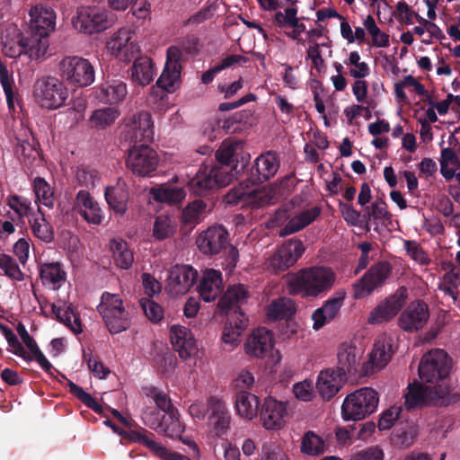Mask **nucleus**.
<instances>
[{"instance_id":"obj_32","label":"nucleus","mask_w":460,"mask_h":460,"mask_svg":"<svg viewBox=\"0 0 460 460\" xmlns=\"http://www.w3.org/2000/svg\"><path fill=\"white\" fill-rule=\"evenodd\" d=\"M75 206L89 224L100 225L102 223V209L88 191L79 190L77 192Z\"/></svg>"},{"instance_id":"obj_13","label":"nucleus","mask_w":460,"mask_h":460,"mask_svg":"<svg viewBox=\"0 0 460 460\" xmlns=\"http://www.w3.org/2000/svg\"><path fill=\"white\" fill-rule=\"evenodd\" d=\"M274 199H276V190L271 187L250 189L243 184L233 188L226 196V201L228 204L242 203L252 208L270 205Z\"/></svg>"},{"instance_id":"obj_61","label":"nucleus","mask_w":460,"mask_h":460,"mask_svg":"<svg viewBox=\"0 0 460 460\" xmlns=\"http://www.w3.org/2000/svg\"><path fill=\"white\" fill-rule=\"evenodd\" d=\"M0 83L4 89L8 107L13 109L14 107V90H13V78L10 75L6 66L0 61Z\"/></svg>"},{"instance_id":"obj_38","label":"nucleus","mask_w":460,"mask_h":460,"mask_svg":"<svg viewBox=\"0 0 460 460\" xmlns=\"http://www.w3.org/2000/svg\"><path fill=\"white\" fill-rule=\"evenodd\" d=\"M259 405V397L252 393L241 391L236 394L235 411L244 420H253L258 414Z\"/></svg>"},{"instance_id":"obj_36","label":"nucleus","mask_w":460,"mask_h":460,"mask_svg":"<svg viewBox=\"0 0 460 460\" xmlns=\"http://www.w3.org/2000/svg\"><path fill=\"white\" fill-rule=\"evenodd\" d=\"M243 143L240 140L227 139L222 142L220 147L216 153V157L220 165L226 166L228 171L233 173L231 164L237 161L241 156L242 160H244L243 156Z\"/></svg>"},{"instance_id":"obj_23","label":"nucleus","mask_w":460,"mask_h":460,"mask_svg":"<svg viewBox=\"0 0 460 460\" xmlns=\"http://www.w3.org/2000/svg\"><path fill=\"white\" fill-rule=\"evenodd\" d=\"M198 272L190 266L176 265L172 268L167 279V289L172 296L186 294L193 286Z\"/></svg>"},{"instance_id":"obj_17","label":"nucleus","mask_w":460,"mask_h":460,"mask_svg":"<svg viewBox=\"0 0 460 460\" xmlns=\"http://www.w3.org/2000/svg\"><path fill=\"white\" fill-rule=\"evenodd\" d=\"M390 273V266L387 262H379L372 266L353 285V296L361 299L369 296L377 287L381 286Z\"/></svg>"},{"instance_id":"obj_51","label":"nucleus","mask_w":460,"mask_h":460,"mask_svg":"<svg viewBox=\"0 0 460 460\" xmlns=\"http://www.w3.org/2000/svg\"><path fill=\"white\" fill-rule=\"evenodd\" d=\"M178 415L176 410H172L167 415L164 416L161 428H159L157 432L172 438H180L184 430V427L181 423Z\"/></svg>"},{"instance_id":"obj_7","label":"nucleus","mask_w":460,"mask_h":460,"mask_svg":"<svg viewBox=\"0 0 460 460\" xmlns=\"http://www.w3.org/2000/svg\"><path fill=\"white\" fill-rule=\"evenodd\" d=\"M378 402V394L373 388L358 389L345 397L341 417L344 420H361L376 411Z\"/></svg>"},{"instance_id":"obj_28","label":"nucleus","mask_w":460,"mask_h":460,"mask_svg":"<svg viewBox=\"0 0 460 460\" xmlns=\"http://www.w3.org/2000/svg\"><path fill=\"white\" fill-rule=\"evenodd\" d=\"M172 348L181 358H189L197 351V343L190 329L181 325H172L170 330Z\"/></svg>"},{"instance_id":"obj_50","label":"nucleus","mask_w":460,"mask_h":460,"mask_svg":"<svg viewBox=\"0 0 460 460\" xmlns=\"http://www.w3.org/2000/svg\"><path fill=\"white\" fill-rule=\"evenodd\" d=\"M51 307L53 314L59 322L63 323L75 334L82 332L80 320L70 305L58 306L53 304Z\"/></svg>"},{"instance_id":"obj_40","label":"nucleus","mask_w":460,"mask_h":460,"mask_svg":"<svg viewBox=\"0 0 460 460\" xmlns=\"http://www.w3.org/2000/svg\"><path fill=\"white\" fill-rule=\"evenodd\" d=\"M26 37L16 27L11 28L3 39V52L11 58L25 54Z\"/></svg>"},{"instance_id":"obj_30","label":"nucleus","mask_w":460,"mask_h":460,"mask_svg":"<svg viewBox=\"0 0 460 460\" xmlns=\"http://www.w3.org/2000/svg\"><path fill=\"white\" fill-rule=\"evenodd\" d=\"M342 373L333 369L322 370L317 377L316 388L324 401L334 397L342 386Z\"/></svg>"},{"instance_id":"obj_37","label":"nucleus","mask_w":460,"mask_h":460,"mask_svg":"<svg viewBox=\"0 0 460 460\" xmlns=\"http://www.w3.org/2000/svg\"><path fill=\"white\" fill-rule=\"evenodd\" d=\"M40 277L44 286L57 290L65 283L66 273L59 262H50L40 266Z\"/></svg>"},{"instance_id":"obj_29","label":"nucleus","mask_w":460,"mask_h":460,"mask_svg":"<svg viewBox=\"0 0 460 460\" xmlns=\"http://www.w3.org/2000/svg\"><path fill=\"white\" fill-rule=\"evenodd\" d=\"M128 94L127 84L121 80H111L101 84L94 91L95 98L102 103L116 104Z\"/></svg>"},{"instance_id":"obj_44","label":"nucleus","mask_w":460,"mask_h":460,"mask_svg":"<svg viewBox=\"0 0 460 460\" xmlns=\"http://www.w3.org/2000/svg\"><path fill=\"white\" fill-rule=\"evenodd\" d=\"M151 194L156 201L172 205L182 201L186 196V191L181 187L162 184L156 188H152Z\"/></svg>"},{"instance_id":"obj_39","label":"nucleus","mask_w":460,"mask_h":460,"mask_svg":"<svg viewBox=\"0 0 460 460\" xmlns=\"http://www.w3.org/2000/svg\"><path fill=\"white\" fill-rule=\"evenodd\" d=\"M254 168L259 181L270 179L279 168V160L277 154L272 151L261 154L255 159Z\"/></svg>"},{"instance_id":"obj_19","label":"nucleus","mask_w":460,"mask_h":460,"mask_svg":"<svg viewBox=\"0 0 460 460\" xmlns=\"http://www.w3.org/2000/svg\"><path fill=\"white\" fill-rule=\"evenodd\" d=\"M288 409L284 402L269 396L264 399L260 412V420L264 429L278 430L282 429L287 420Z\"/></svg>"},{"instance_id":"obj_3","label":"nucleus","mask_w":460,"mask_h":460,"mask_svg":"<svg viewBox=\"0 0 460 460\" xmlns=\"http://www.w3.org/2000/svg\"><path fill=\"white\" fill-rule=\"evenodd\" d=\"M451 362L443 349H433L425 354L419 365V376L425 384H429L436 389L440 390L443 386L449 393L452 390V382L450 380Z\"/></svg>"},{"instance_id":"obj_20","label":"nucleus","mask_w":460,"mask_h":460,"mask_svg":"<svg viewBox=\"0 0 460 460\" xmlns=\"http://www.w3.org/2000/svg\"><path fill=\"white\" fill-rule=\"evenodd\" d=\"M28 14L31 33L49 35L55 31L57 15L50 6L37 4L30 8Z\"/></svg>"},{"instance_id":"obj_63","label":"nucleus","mask_w":460,"mask_h":460,"mask_svg":"<svg viewBox=\"0 0 460 460\" xmlns=\"http://www.w3.org/2000/svg\"><path fill=\"white\" fill-rule=\"evenodd\" d=\"M140 305L147 319L152 323H158L164 318L162 306L151 298H141Z\"/></svg>"},{"instance_id":"obj_42","label":"nucleus","mask_w":460,"mask_h":460,"mask_svg":"<svg viewBox=\"0 0 460 460\" xmlns=\"http://www.w3.org/2000/svg\"><path fill=\"white\" fill-rule=\"evenodd\" d=\"M119 115V110L115 107L97 109L91 113L88 124L92 128L104 129L111 127Z\"/></svg>"},{"instance_id":"obj_52","label":"nucleus","mask_w":460,"mask_h":460,"mask_svg":"<svg viewBox=\"0 0 460 460\" xmlns=\"http://www.w3.org/2000/svg\"><path fill=\"white\" fill-rule=\"evenodd\" d=\"M176 230V224L172 217L168 215L158 216L153 226V236L155 240L161 241L172 237Z\"/></svg>"},{"instance_id":"obj_34","label":"nucleus","mask_w":460,"mask_h":460,"mask_svg":"<svg viewBox=\"0 0 460 460\" xmlns=\"http://www.w3.org/2000/svg\"><path fill=\"white\" fill-rule=\"evenodd\" d=\"M246 322V319L241 314H236V312L228 318L222 333V341L228 350L234 349L239 344L240 336L247 325Z\"/></svg>"},{"instance_id":"obj_45","label":"nucleus","mask_w":460,"mask_h":460,"mask_svg":"<svg viewBox=\"0 0 460 460\" xmlns=\"http://www.w3.org/2000/svg\"><path fill=\"white\" fill-rule=\"evenodd\" d=\"M295 313V303L288 297H279L273 300L267 309V316L272 321L288 319Z\"/></svg>"},{"instance_id":"obj_12","label":"nucleus","mask_w":460,"mask_h":460,"mask_svg":"<svg viewBox=\"0 0 460 460\" xmlns=\"http://www.w3.org/2000/svg\"><path fill=\"white\" fill-rule=\"evenodd\" d=\"M135 33L130 26L119 29L107 41V51L120 61L130 62L141 51L138 42L134 39Z\"/></svg>"},{"instance_id":"obj_16","label":"nucleus","mask_w":460,"mask_h":460,"mask_svg":"<svg viewBox=\"0 0 460 460\" xmlns=\"http://www.w3.org/2000/svg\"><path fill=\"white\" fill-rule=\"evenodd\" d=\"M125 137L131 142H150L154 138L155 126L148 111H138L125 124Z\"/></svg>"},{"instance_id":"obj_54","label":"nucleus","mask_w":460,"mask_h":460,"mask_svg":"<svg viewBox=\"0 0 460 460\" xmlns=\"http://www.w3.org/2000/svg\"><path fill=\"white\" fill-rule=\"evenodd\" d=\"M362 23L371 36L372 45L374 47L386 48L389 46V35L378 28L372 15H367L363 20Z\"/></svg>"},{"instance_id":"obj_15","label":"nucleus","mask_w":460,"mask_h":460,"mask_svg":"<svg viewBox=\"0 0 460 460\" xmlns=\"http://www.w3.org/2000/svg\"><path fill=\"white\" fill-rule=\"evenodd\" d=\"M158 165L156 152L146 145L132 147L128 155L127 167L137 176L146 177L154 172Z\"/></svg>"},{"instance_id":"obj_58","label":"nucleus","mask_w":460,"mask_h":460,"mask_svg":"<svg viewBox=\"0 0 460 460\" xmlns=\"http://www.w3.org/2000/svg\"><path fill=\"white\" fill-rule=\"evenodd\" d=\"M460 279L454 270H450L443 275L438 282V289L445 295L452 298L454 302L457 301V287Z\"/></svg>"},{"instance_id":"obj_4","label":"nucleus","mask_w":460,"mask_h":460,"mask_svg":"<svg viewBox=\"0 0 460 460\" xmlns=\"http://www.w3.org/2000/svg\"><path fill=\"white\" fill-rule=\"evenodd\" d=\"M32 98L41 109L53 111L61 108L68 98V89L56 76L44 75L35 80Z\"/></svg>"},{"instance_id":"obj_46","label":"nucleus","mask_w":460,"mask_h":460,"mask_svg":"<svg viewBox=\"0 0 460 460\" xmlns=\"http://www.w3.org/2000/svg\"><path fill=\"white\" fill-rule=\"evenodd\" d=\"M49 35H38L32 33L26 38L25 54L34 60L45 58L49 48Z\"/></svg>"},{"instance_id":"obj_9","label":"nucleus","mask_w":460,"mask_h":460,"mask_svg":"<svg viewBox=\"0 0 460 460\" xmlns=\"http://www.w3.org/2000/svg\"><path fill=\"white\" fill-rule=\"evenodd\" d=\"M60 75L75 87L91 85L95 80V70L92 63L79 56H66L58 63Z\"/></svg>"},{"instance_id":"obj_11","label":"nucleus","mask_w":460,"mask_h":460,"mask_svg":"<svg viewBox=\"0 0 460 460\" xmlns=\"http://www.w3.org/2000/svg\"><path fill=\"white\" fill-rule=\"evenodd\" d=\"M305 246L298 239H290L280 245L265 261V269L278 274L294 266L303 255Z\"/></svg>"},{"instance_id":"obj_25","label":"nucleus","mask_w":460,"mask_h":460,"mask_svg":"<svg viewBox=\"0 0 460 460\" xmlns=\"http://www.w3.org/2000/svg\"><path fill=\"white\" fill-rule=\"evenodd\" d=\"M273 345L272 333L266 328H258L246 339L243 348L248 356L263 358L271 353Z\"/></svg>"},{"instance_id":"obj_60","label":"nucleus","mask_w":460,"mask_h":460,"mask_svg":"<svg viewBox=\"0 0 460 460\" xmlns=\"http://www.w3.org/2000/svg\"><path fill=\"white\" fill-rule=\"evenodd\" d=\"M324 442L314 432H307L302 439L301 451L306 455L317 456L323 453Z\"/></svg>"},{"instance_id":"obj_57","label":"nucleus","mask_w":460,"mask_h":460,"mask_svg":"<svg viewBox=\"0 0 460 460\" xmlns=\"http://www.w3.org/2000/svg\"><path fill=\"white\" fill-rule=\"evenodd\" d=\"M86 109V97L83 94H78L73 97L70 101V106L67 109L66 113L73 123L78 124L84 119Z\"/></svg>"},{"instance_id":"obj_1","label":"nucleus","mask_w":460,"mask_h":460,"mask_svg":"<svg viewBox=\"0 0 460 460\" xmlns=\"http://www.w3.org/2000/svg\"><path fill=\"white\" fill-rule=\"evenodd\" d=\"M336 273L327 266H313L288 276L287 286L292 295L318 297L329 293L335 286Z\"/></svg>"},{"instance_id":"obj_62","label":"nucleus","mask_w":460,"mask_h":460,"mask_svg":"<svg viewBox=\"0 0 460 460\" xmlns=\"http://www.w3.org/2000/svg\"><path fill=\"white\" fill-rule=\"evenodd\" d=\"M323 49H326L329 51V56L332 55V50L327 44L315 43L311 45L307 49V58L312 60L313 66L318 73H323L326 69L324 60L323 58Z\"/></svg>"},{"instance_id":"obj_6","label":"nucleus","mask_w":460,"mask_h":460,"mask_svg":"<svg viewBox=\"0 0 460 460\" xmlns=\"http://www.w3.org/2000/svg\"><path fill=\"white\" fill-rule=\"evenodd\" d=\"M97 310L112 334L122 332L130 326V314L118 294L104 292Z\"/></svg>"},{"instance_id":"obj_24","label":"nucleus","mask_w":460,"mask_h":460,"mask_svg":"<svg viewBox=\"0 0 460 460\" xmlns=\"http://www.w3.org/2000/svg\"><path fill=\"white\" fill-rule=\"evenodd\" d=\"M227 241V231L221 226H214L200 233L196 243L201 252L212 255L220 252Z\"/></svg>"},{"instance_id":"obj_35","label":"nucleus","mask_w":460,"mask_h":460,"mask_svg":"<svg viewBox=\"0 0 460 460\" xmlns=\"http://www.w3.org/2000/svg\"><path fill=\"white\" fill-rule=\"evenodd\" d=\"M156 75L153 60L146 57H139L134 60L131 66V79L141 86L149 84Z\"/></svg>"},{"instance_id":"obj_18","label":"nucleus","mask_w":460,"mask_h":460,"mask_svg":"<svg viewBox=\"0 0 460 460\" xmlns=\"http://www.w3.org/2000/svg\"><path fill=\"white\" fill-rule=\"evenodd\" d=\"M208 421L211 431L217 437L228 433L232 422L231 413L226 402L217 396L208 398Z\"/></svg>"},{"instance_id":"obj_10","label":"nucleus","mask_w":460,"mask_h":460,"mask_svg":"<svg viewBox=\"0 0 460 460\" xmlns=\"http://www.w3.org/2000/svg\"><path fill=\"white\" fill-rule=\"evenodd\" d=\"M234 177L226 166L202 165L190 180L189 185L195 194L202 195L208 190L228 185Z\"/></svg>"},{"instance_id":"obj_59","label":"nucleus","mask_w":460,"mask_h":460,"mask_svg":"<svg viewBox=\"0 0 460 460\" xmlns=\"http://www.w3.org/2000/svg\"><path fill=\"white\" fill-rule=\"evenodd\" d=\"M38 144L34 138L31 140L22 141L18 147L17 153L21 156L22 162L27 165L33 164L37 160H40V152L37 147Z\"/></svg>"},{"instance_id":"obj_14","label":"nucleus","mask_w":460,"mask_h":460,"mask_svg":"<svg viewBox=\"0 0 460 460\" xmlns=\"http://www.w3.org/2000/svg\"><path fill=\"white\" fill-rule=\"evenodd\" d=\"M407 296V289L405 288H398L393 295L381 301L369 313L367 323L377 325L391 321L402 308Z\"/></svg>"},{"instance_id":"obj_47","label":"nucleus","mask_w":460,"mask_h":460,"mask_svg":"<svg viewBox=\"0 0 460 460\" xmlns=\"http://www.w3.org/2000/svg\"><path fill=\"white\" fill-rule=\"evenodd\" d=\"M208 214L207 204L199 199L189 203L182 210L181 222L186 226H196Z\"/></svg>"},{"instance_id":"obj_27","label":"nucleus","mask_w":460,"mask_h":460,"mask_svg":"<svg viewBox=\"0 0 460 460\" xmlns=\"http://www.w3.org/2000/svg\"><path fill=\"white\" fill-rule=\"evenodd\" d=\"M363 355V349L351 341L341 343L337 352V367L343 375L358 370Z\"/></svg>"},{"instance_id":"obj_5","label":"nucleus","mask_w":460,"mask_h":460,"mask_svg":"<svg viewBox=\"0 0 460 460\" xmlns=\"http://www.w3.org/2000/svg\"><path fill=\"white\" fill-rule=\"evenodd\" d=\"M459 400V394L449 393L445 386L438 390L432 385H423L414 382L408 386L404 404L407 409L423 405L447 406L457 402Z\"/></svg>"},{"instance_id":"obj_8","label":"nucleus","mask_w":460,"mask_h":460,"mask_svg":"<svg viewBox=\"0 0 460 460\" xmlns=\"http://www.w3.org/2000/svg\"><path fill=\"white\" fill-rule=\"evenodd\" d=\"M110 12L102 5L89 4L77 7L71 23L75 30L93 35L104 31L109 24Z\"/></svg>"},{"instance_id":"obj_2","label":"nucleus","mask_w":460,"mask_h":460,"mask_svg":"<svg viewBox=\"0 0 460 460\" xmlns=\"http://www.w3.org/2000/svg\"><path fill=\"white\" fill-rule=\"evenodd\" d=\"M320 212L318 207L301 210L292 201L279 208L269 219L267 226L270 228L279 227V236L290 235L310 225L318 217Z\"/></svg>"},{"instance_id":"obj_21","label":"nucleus","mask_w":460,"mask_h":460,"mask_svg":"<svg viewBox=\"0 0 460 460\" xmlns=\"http://www.w3.org/2000/svg\"><path fill=\"white\" fill-rule=\"evenodd\" d=\"M429 318L428 305L422 301H414L402 312L398 318V325L404 332H417L426 325Z\"/></svg>"},{"instance_id":"obj_33","label":"nucleus","mask_w":460,"mask_h":460,"mask_svg":"<svg viewBox=\"0 0 460 460\" xmlns=\"http://www.w3.org/2000/svg\"><path fill=\"white\" fill-rule=\"evenodd\" d=\"M221 272L213 269L206 270L198 287L199 293L205 302L216 299L222 288Z\"/></svg>"},{"instance_id":"obj_41","label":"nucleus","mask_w":460,"mask_h":460,"mask_svg":"<svg viewBox=\"0 0 460 460\" xmlns=\"http://www.w3.org/2000/svg\"><path fill=\"white\" fill-rule=\"evenodd\" d=\"M248 291L242 284L230 286L218 302V307L227 312L239 308L247 299Z\"/></svg>"},{"instance_id":"obj_43","label":"nucleus","mask_w":460,"mask_h":460,"mask_svg":"<svg viewBox=\"0 0 460 460\" xmlns=\"http://www.w3.org/2000/svg\"><path fill=\"white\" fill-rule=\"evenodd\" d=\"M29 224L33 234L38 239L45 243H50L54 239L53 228L40 208H38L37 212L31 214L29 218Z\"/></svg>"},{"instance_id":"obj_64","label":"nucleus","mask_w":460,"mask_h":460,"mask_svg":"<svg viewBox=\"0 0 460 460\" xmlns=\"http://www.w3.org/2000/svg\"><path fill=\"white\" fill-rule=\"evenodd\" d=\"M261 451V460H288L286 453L280 446L276 443H264Z\"/></svg>"},{"instance_id":"obj_53","label":"nucleus","mask_w":460,"mask_h":460,"mask_svg":"<svg viewBox=\"0 0 460 460\" xmlns=\"http://www.w3.org/2000/svg\"><path fill=\"white\" fill-rule=\"evenodd\" d=\"M181 69L164 66V69L156 82V85L167 93L174 92L180 85Z\"/></svg>"},{"instance_id":"obj_26","label":"nucleus","mask_w":460,"mask_h":460,"mask_svg":"<svg viewBox=\"0 0 460 460\" xmlns=\"http://www.w3.org/2000/svg\"><path fill=\"white\" fill-rule=\"evenodd\" d=\"M393 341L383 336L378 339L369 354L368 361L363 365L364 373L369 375L384 368L390 361L393 354Z\"/></svg>"},{"instance_id":"obj_22","label":"nucleus","mask_w":460,"mask_h":460,"mask_svg":"<svg viewBox=\"0 0 460 460\" xmlns=\"http://www.w3.org/2000/svg\"><path fill=\"white\" fill-rule=\"evenodd\" d=\"M297 13L296 0H292L284 8V11L276 12L274 14L276 25L281 29H289L290 31H286L287 36L296 40H299L305 31V25L301 22Z\"/></svg>"},{"instance_id":"obj_31","label":"nucleus","mask_w":460,"mask_h":460,"mask_svg":"<svg viewBox=\"0 0 460 460\" xmlns=\"http://www.w3.org/2000/svg\"><path fill=\"white\" fill-rule=\"evenodd\" d=\"M104 194L109 207L115 213L123 215L127 211L129 193L128 184L123 179L119 178L115 185L107 186Z\"/></svg>"},{"instance_id":"obj_56","label":"nucleus","mask_w":460,"mask_h":460,"mask_svg":"<svg viewBox=\"0 0 460 460\" xmlns=\"http://www.w3.org/2000/svg\"><path fill=\"white\" fill-rule=\"evenodd\" d=\"M346 66H351L349 68V75L355 79H363L369 75L370 67L365 61H361V57L358 51L349 53L347 60L344 61Z\"/></svg>"},{"instance_id":"obj_49","label":"nucleus","mask_w":460,"mask_h":460,"mask_svg":"<svg viewBox=\"0 0 460 460\" xmlns=\"http://www.w3.org/2000/svg\"><path fill=\"white\" fill-rule=\"evenodd\" d=\"M369 221L377 227H387L392 222V214L387 209L386 203L379 199L375 200L368 208Z\"/></svg>"},{"instance_id":"obj_55","label":"nucleus","mask_w":460,"mask_h":460,"mask_svg":"<svg viewBox=\"0 0 460 460\" xmlns=\"http://www.w3.org/2000/svg\"><path fill=\"white\" fill-rule=\"evenodd\" d=\"M33 190L37 200L43 206L52 208L55 204L54 191L51 186L40 177H37L33 181Z\"/></svg>"},{"instance_id":"obj_48","label":"nucleus","mask_w":460,"mask_h":460,"mask_svg":"<svg viewBox=\"0 0 460 460\" xmlns=\"http://www.w3.org/2000/svg\"><path fill=\"white\" fill-rule=\"evenodd\" d=\"M110 248L113 253V258L117 266L124 270L131 267L134 261V256L125 241L121 239H113L110 243Z\"/></svg>"}]
</instances>
